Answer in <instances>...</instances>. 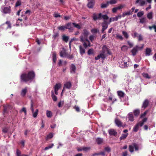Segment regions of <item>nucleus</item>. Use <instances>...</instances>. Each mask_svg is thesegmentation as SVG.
<instances>
[{
  "mask_svg": "<svg viewBox=\"0 0 156 156\" xmlns=\"http://www.w3.org/2000/svg\"><path fill=\"white\" fill-rule=\"evenodd\" d=\"M35 74L34 71H30L27 73H23L21 75L20 80L22 83L31 82L34 79Z\"/></svg>",
  "mask_w": 156,
  "mask_h": 156,
  "instance_id": "f257e3e1",
  "label": "nucleus"
},
{
  "mask_svg": "<svg viewBox=\"0 0 156 156\" xmlns=\"http://www.w3.org/2000/svg\"><path fill=\"white\" fill-rule=\"evenodd\" d=\"M73 25L75 27L77 28V29H81V26L79 24H77L76 22H68L66 24V29H68L70 30H73L74 29L73 27Z\"/></svg>",
  "mask_w": 156,
  "mask_h": 156,
  "instance_id": "f03ea898",
  "label": "nucleus"
},
{
  "mask_svg": "<svg viewBox=\"0 0 156 156\" xmlns=\"http://www.w3.org/2000/svg\"><path fill=\"white\" fill-rule=\"evenodd\" d=\"M93 18L94 20L96 21L98 19H101V18H103L104 20H108L109 19V17L107 15H102L101 13H99L98 15L94 14L93 15Z\"/></svg>",
  "mask_w": 156,
  "mask_h": 156,
  "instance_id": "7ed1b4c3",
  "label": "nucleus"
},
{
  "mask_svg": "<svg viewBox=\"0 0 156 156\" xmlns=\"http://www.w3.org/2000/svg\"><path fill=\"white\" fill-rule=\"evenodd\" d=\"M89 34V32L88 30H86V29H84V30H83V32L82 33V36H83V39L85 40V41H87V42L88 43V46H90V42L87 38V37Z\"/></svg>",
  "mask_w": 156,
  "mask_h": 156,
  "instance_id": "20e7f679",
  "label": "nucleus"
},
{
  "mask_svg": "<svg viewBox=\"0 0 156 156\" xmlns=\"http://www.w3.org/2000/svg\"><path fill=\"white\" fill-rule=\"evenodd\" d=\"M144 47V44H142L141 47H139L138 46H136L133 47L131 51V52L133 56H135L137 53L138 50H141L143 49Z\"/></svg>",
  "mask_w": 156,
  "mask_h": 156,
  "instance_id": "39448f33",
  "label": "nucleus"
},
{
  "mask_svg": "<svg viewBox=\"0 0 156 156\" xmlns=\"http://www.w3.org/2000/svg\"><path fill=\"white\" fill-rule=\"evenodd\" d=\"M134 148L136 151H138L139 150V146L136 144L133 143L132 144V145H129V151L131 153L134 152Z\"/></svg>",
  "mask_w": 156,
  "mask_h": 156,
  "instance_id": "423d86ee",
  "label": "nucleus"
},
{
  "mask_svg": "<svg viewBox=\"0 0 156 156\" xmlns=\"http://www.w3.org/2000/svg\"><path fill=\"white\" fill-rule=\"evenodd\" d=\"M107 50H108V48L107 46L106 45H104L103 46L102 48V50L101 51V58L103 59H104L106 57L105 53Z\"/></svg>",
  "mask_w": 156,
  "mask_h": 156,
  "instance_id": "0eeeda50",
  "label": "nucleus"
},
{
  "mask_svg": "<svg viewBox=\"0 0 156 156\" xmlns=\"http://www.w3.org/2000/svg\"><path fill=\"white\" fill-rule=\"evenodd\" d=\"M95 3V0L88 1L87 6L89 8H93Z\"/></svg>",
  "mask_w": 156,
  "mask_h": 156,
  "instance_id": "6e6552de",
  "label": "nucleus"
},
{
  "mask_svg": "<svg viewBox=\"0 0 156 156\" xmlns=\"http://www.w3.org/2000/svg\"><path fill=\"white\" fill-rule=\"evenodd\" d=\"M80 41L83 43V45L85 48H87L88 46V42L86 41L85 40H84L83 36H80Z\"/></svg>",
  "mask_w": 156,
  "mask_h": 156,
  "instance_id": "1a4fd4ad",
  "label": "nucleus"
},
{
  "mask_svg": "<svg viewBox=\"0 0 156 156\" xmlns=\"http://www.w3.org/2000/svg\"><path fill=\"white\" fill-rule=\"evenodd\" d=\"M102 28L101 30V32L102 33H104L105 30L107 28L108 25L107 24L106 21H104V22H102L101 23Z\"/></svg>",
  "mask_w": 156,
  "mask_h": 156,
  "instance_id": "9d476101",
  "label": "nucleus"
},
{
  "mask_svg": "<svg viewBox=\"0 0 156 156\" xmlns=\"http://www.w3.org/2000/svg\"><path fill=\"white\" fill-rule=\"evenodd\" d=\"M60 55L62 57H66L67 55V53L66 52V50L64 48H63L61 51L59 52Z\"/></svg>",
  "mask_w": 156,
  "mask_h": 156,
  "instance_id": "9b49d317",
  "label": "nucleus"
},
{
  "mask_svg": "<svg viewBox=\"0 0 156 156\" xmlns=\"http://www.w3.org/2000/svg\"><path fill=\"white\" fill-rule=\"evenodd\" d=\"M115 123L118 126H123V123L118 118H116L115 119Z\"/></svg>",
  "mask_w": 156,
  "mask_h": 156,
  "instance_id": "f8f14e48",
  "label": "nucleus"
},
{
  "mask_svg": "<svg viewBox=\"0 0 156 156\" xmlns=\"http://www.w3.org/2000/svg\"><path fill=\"white\" fill-rule=\"evenodd\" d=\"M135 3L138 4L139 6H143L146 4V1L144 0H136L135 2Z\"/></svg>",
  "mask_w": 156,
  "mask_h": 156,
  "instance_id": "ddd939ff",
  "label": "nucleus"
},
{
  "mask_svg": "<svg viewBox=\"0 0 156 156\" xmlns=\"http://www.w3.org/2000/svg\"><path fill=\"white\" fill-rule=\"evenodd\" d=\"M150 102L148 99H145L144 101L143 105L142 106V108H143L144 109H145L147 108L149 105Z\"/></svg>",
  "mask_w": 156,
  "mask_h": 156,
  "instance_id": "4468645a",
  "label": "nucleus"
},
{
  "mask_svg": "<svg viewBox=\"0 0 156 156\" xmlns=\"http://www.w3.org/2000/svg\"><path fill=\"white\" fill-rule=\"evenodd\" d=\"M147 118H144L141 121H140L138 123H137V124H136L135 126L136 127H138V126H142L143 125L144 122H145L147 121Z\"/></svg>",
  "mask_w": 156,
  "mask_h": 156,
  "instance_id": "2eb2a0df",
  "label": "nucleus"
},
{
  "mask_svg": "<svg viewBox=\"0 0 156 156\" xmlns=\"http://www.w3.org/2000/svg\"><path fill=\"white\" fill-rule=\"evenodd\" d=\"M2 131L4 133H11L12 131H11V130L10 129V128H8V127H4L2 129Z\"/></svg>",
  "mask_w": 156,
  "mask_h": 156,
  "instance_id": "dca6fc26",
  "label": "nucleus"
},
{
  "mask_svg": "<svg viewBox=\"0 0 156 156\" xmlns=\"http://www.w3.org/2000/svg\"><path fill=\"white\" fill-rule=\"evenodd\" d=\"M3 12L4 13H10L11 12L10 6L4 7L3 9Z\"/></svg>",
  "mask_w": 156,
  "mask_h": 156,
  "instance_id": "f3484780",
  "label": "nucleus"
},
{
  "mask_svg": "<svg viewBox=\"0 0 156 156\" xmlns=\"http://www.w3.org/2000/svg\"><path fill=\"white\" fill-rule=\"evenodd\" d=\"M121 15H119L117 16H116L115 17H111L109 19V22H111L112 21H117L119 19V17H121Z\"/></svg>",
  "mask_w": 156,
  "mask_h": 156,
  "instance_id": "a211bd4d",
  "label": "nucleus"
},
{
  "mask_svg": "<svg viewBox=\"0 0 156 156\" xmlns=\"http://www.w3.org/2000/svg\"><path fill=\"white\" fill-rule=\"evenodd\" d=\"M76 70V67L75 65L73 64H71L70 67V72L71 73H75Z\"/></svg>",
  "mask_w": 156,
  "mask_h": 156,
  "instance_id": "6ab92c4d",
  "label": "nucleus"
},
{
  "mask_svg": "<svg viewBox=\"0 0 156 156\" xmlns=\"http://www.w3.org/2000/svg\"><path fill=\"white\" fill-rule=\"evenodd\" d=\"M109 134L110 135H113L114 136H116L117 134V132L114 129H110L108 130Z\"/></svg>",
  "mask_w": 156,
  "mask_h": 156,
  "instance_id": "aec40b11",
  "label": "nucleus"
},
{
  "mask_svg": "<svg viewBox=\"0 0 156 156\" xmlns=\"http://www.w3.org/2000/svg\"><path fill=\"white\" fill-rule=\"evenodd\" d=\"M79 51H80V54L82 55L85 52V49L82 46L80 45L79 46Z\"/></svg>",
  "mask_w": 156,
  "mask_h": 156,
  "instance_id": "412c9836",
  "label": "nucleus"
},
{
  "mask_svg": "<svg viewBox=\"0 0 156 156\" xmlns=\"http://www.w3.org/2000/svg\"><path fill=\"white\" fill-rule=\"evenodd\" d=\"M16 156H29V155L24 154H21V152L19 149H17L16 152Z\"/></svg>",
  "mask_w": 156,
  "mask_h": 156,
  "instance_id": "4be33fe9",
  "label": "nucleus"
},
{
  "mask_svg": "<svg viewBox=\"0 0 156 156\" xmlns=\"http://www.w3.org/2000/svg\"><path fill=\"white\" fill-rule=\"evenodd\" d=\"M128 118L129 120L133 121L134 120V116L132 113H129L128 115Z\"/></svg>",
  "mask_w": 156,
  "mask_h": 156,
  "instance_id": "5701e85b",
  "label": "nucleus"
},
{
  "mask_svg": "<svg viewBox=\"0 0 156 156\" xmlns=\"http://www.w3.org/2000/svg\"><path fill=\"white\" fill-rule=\"evenodd\" d=\"M52 61L53 63H55L57 61L56 53L54 52L52 53Z\"/></svg>",
  "mask_w": 156,
  "mask_h": 156,
  "instance_id": "b1692460",
  "label": "nucleus"
},
{
  "mask_svg": "<svg viewBox=\"0 0 156 156\" xmlns=\"http://www.w3.org/2000/svg\"><path fill=\"white\" fill-rule=\"evenodd\" d=\"M27 91V87H25L22 90H21V95L22 96H25L26 94Z\"/></svg>",
  "mask_w": 156,
  "mask_h": 156,
  "instance_id": "393cba45",
  "label": "nucleus"
},
{
  "mask_svg": "<svg viewBox=\"0 0 156 156\" xmlns=\"http://www.w3.org/2000/svg\"><path fill=\"white\" fill-rule=\"evenodd\" d=\"M151 51V49H150V48H147L145 51L146 56H150Z\"/></svg>",
  "mask_w": 156,
  "mask_h": 156,
  "instance_id": "a878e982",
  "label": "nucleus"
},
{
  "mask_svg": "<svg viewBox=\"0 0 156 156\" xmlns=\"http://www.w3.org/2000/svg\"><path fill=\"white\" fill-rule=\"evenodd\" d=\"M51 97L52 99L54 101H56L57 100V96L55 95L53 91H51Z\"/></svg>",
  "mask_w": 156,
  "mask_h": 156,
  "instance_id": "bb28decb",
  "label": "nucleus"
},
{
  "mask_svg": "<svg viewBox=\"0 0 156 156\" xmlns=\"http://www.w3.org/2000/svg\"><path fill=\"white\" fill-rule=\"evenodd\" d=\"M96 141L98 144H102L103 142V138L99 137L97 138L96 139Z\"/></svg>",
  "mask_w": 156,
  "mask_h": 156,
  "instance_id": "cd10ccee",
  "label": "nucleus"
},
{
  "mask_svg": "<svg viewBox=\"0 0 156 156\" xmlns=\"http://www.w3.org/2000/svg\"><path fill=\"white\" fill-rule=\"evenodd\" d=\"M64 87L68 89H70L72 87V83L70 82H67L64 84Z\"/></svg>",
  "mask_w": 156,
  "mask_h": 156,
  "instance_id": "c85d7f7f",
  "label": "nucleus"
},
{
  "mask_svg": "<svg viewBox=\"0 0 156 156\" xmlns=\"http://www.w3.org/2000/svg\"><path fill=\"white\" fill-rule=\"evenodd\" d=\"M117 93L119 97L120 98H122V97H124L125 94L124 92L122 91H118Z\"/></svg>",
  "mask_w": 156,
  "mask_h": 156,
  "instance_id": "c756f323",
  "label": "nucleus"
},
{
  "mask_svg": "<svg viewBox=\"0 0 156 156\" xmlns=\"http://www.w3.org/2000/svg\"><path fill=\"white\" fill-rule=\"evenodd\" d=\"M109 6V1H107L106 3H102L101 4V8H107Z\"/></svg>",
  "mask_w": 156,
  "mask_h": 156,
  "instance_id": "7c9ffc66",
  "label": "nucleus"
},
{
  "mask_svg": "<svg viewBox=\"0 0 156 156\" xmlns=\"http://www.w3.org/2000/svg\"><path fill=\"white\" fill-rule=\"evenodd\" d=\"M69 38V37L65 35H63L62 36V39L63 41H65L66 42H67Z\"/></svg>",
  "mask_w": 156,
  "mask_h": 156,
  "instance_id": "2f4dec72",
  "label": "nucleus"
},
{
  "mask_svg": "<svg viewBox=\"0 0 156 156\" xmlns=\"http://www.w3.org/2000/svg\"><path fill=\"white\" fill-rule=\"evenodd\" d=\"M140 113V109H136L134 110L133 113L135 116H138Z\"/></svg>",
  "mask_w": 156,
  "mask_h": 156,
  "instance_id": "473e14b6",
  "label": "nucleus"
},
{
  "mask_svg": "<svg viewBox=\"0 0 156 156\" xmlns=\"http://www.w3.org/2000/svg\"><path fill=\"white\" fill-rule=\"evenodd\" d=\"M46 115L48 118H51L52 116V113L51 111L47 110L46 111Z\"/></svg>",
  "mask_w": 156,
  "mask_h": 156,
  "instance_id": "72a5a7b5",
  "label": "nucleus"
},
{
  "mask_svg": "<svg viewBox=\"0 0 156 156\" xmlns=\"http://www.w3.org/2000/svg\"><path fill=\"white\" fill-rule=\"evenodd\" d=\"M128 135V133L122 134V135L120 137V140H124V139H125V138L127 137Z\"/></svg>",
  "mask_w": 156,
  "mask_h": 156,
  "instance_id": "f704fd0d",
  "label": "nucleus"
},
{
  "mask_svg": "<svg viewBox=\"0 0 156 156\" xmlns=\"http://www.w3.org/2000/svg\"><path fill=\"white\" fill-rule=\"evenodd\" d=\"M30 109L31 110L32 112L33 113V114H34V103L32 100H31V101Z\"/></svg>",
  "mask_w": 156,
  "mask_h": 156,
  "instance_id": "c9c22d12",
  "label": "nucleus"
},
{
  "mask_svg": "<svg viewBox=\"0 0 156 156\" xmlns=\"http://www.w3.org/2000/svg\"><path fill=\"white\" fill-rule=\"evenodd\" d=\"M53 137V134L52 133H49L47 135V137L46 138V140H48V139L52 138Z\"/></svg>",
  "mask_w": 156,
  "mask_h": 156,
  "instance_id": "e433bc0d",
  "label": "nucleus"
},
{
  "mask_svg": "<svg viewBox=\"0 0 156 156\" xmlns=\"http://www.w3.org/2000/svg\"><path fill=\"white\" fill-rule=\"evenodd\" d=\"M39 112L38 109H36L35 111H34V114L33 115V116L34 118H36L37 117L38 114Z\"/></svg>",
  "mask_w": 156,
  "mask_h": 156,
  "instance_id": "4c0bfd02",
  "label": "nucleus"
},
{
  "mask_svg": "<svg viewBox=\"0 0 156 156\" xmlns=\"http://www.w3.org/2000/svg\"><path fill=\"white\" fill-rule=\"evenodd\" d=\"M147 17L149 19H151L153 17L152 12H150L148 13L147 15Z\"/></svg>",
  "mask_w": 156,
  "mask_h": 156,
  "instance_id": "58836bf2",
  "label": "nucleus"
},
{
  "mask_svg": "<svg viewBox=\"0 0 156 156\" xmlns=\"http://www.w3.org/2000/svg\"><path fill=\"white\" fill-rule=\"evenodd\" d=\"M122 33L123 36H124L125 37H126V39H127L129 37V36L127 34V33L126 32V31H125V30H123L122 32Z\"/></svg>",
  "mask_w": 156,
  "mask_h": 156,
  "instance_id": "ea45409f",
  "label": "nucleus"
},
{
  "mask_svg": "<svg viewBox=\"0 0 156 156\" xmlns=\"http://www.w3.org/2000/svg\"><path fill=\"white\" fill-rule=\"evenodd\" d=\"M66 28V25L65 26H59L58 27V29L60 30H64Z\"/></svg>",
  "mask_w": 156,
  "mask_h": 156,
  "instance_id": "a19ab883",
  "label": "nucleus"
},
{
  "mask_svg": "<svg viewBox=\"0 0 156 156\" xmlns=\"http://www.w3.org/2000/svg\"><path fill=\"white\" fill-rule=\"evenodd\" d=\"M94 53V50L93 49H89L87 51V54L89 55H90L91 54H93Z\"/></svg>",
  "mask_w": 156,
  "mask_h": 156,
  "instance_id": "79ce46f5",
  "label": "nucleus"
},
{
  "mask_svg": "<svg viewBox=\"0 0 156 156\" xmlns=\"http://www.w3.org/2000/svg\"><path fill=\"white\" fill-rule=\"evenodd\" d=\"M22 4L20 0H17L15 4V7H18L20 6Z\"/></svg>",
  "mask_w": 156,
  "mask_h": 156,
  "instance_id": "37998d69",
  "label": "nucleus"
},
{
  "mask_svg": "<svg viewBox=\"0 0 156 156\" xmlns=\"http://www.w3.org/2000/svg\"><path fill=\"white\" fill-rule=\"evenodd\" d=\"M131 10H129L127 12H123L122 14V16L124 17L125 16H127V15H130L131 14Z\"/></svg>",
  "mask_w": 156,
  "mask_h": 156,
  "instance_id": "c03bdc74",
  "label": "nucleus"
},
{
  "mask_svg": "<svg viewBox=\"0 0 156 156\" xmlns=\"http://www.w3.org/2000/svg\"><path fill=\"white\" fill-rule=\"evenodd\" d=\"M148 28L150 30H151L153 28L154 29L155 32H156V25L155 24H154L152 26H149Z\"/></svg>",
  "mask_w": 156,
  "mask_h": 156,
  "instance_id": "a18cd8bd",
  "label": "nucleus"
},
{
  "mask_svg": "<svg viewBox=\"0 0 156 156\" xmlns=\"http://www.w3.org/2000/svg\"><path fill=\"white\" fill-rule=\"evenodd\" d=\"M5 24H7L8 25L7 28H11V26L10 21H7L5 23Z\"/></svg>",
  "mask_w": 156,
  "mask_h": 156,
  "instance_id": "49530a36",
  "label": "nucleus"
},
{
  "mask_svg": "<svg viewBox=\"0 0 156 156\" xmlns=\"http://www.w3.org/2000/svg\"><path fill=\"white\" fill-rule=\"evenodd\" d=\"M90 149V147H83V151H87Z\"/></svg>",
  "mask_w": 156,
  "mask_h": 156,
  "instance_id": "de8ad7c7",
  "label": "nucleus"
},
{
  "mask_svg": "<svg viewBox=\"0 0 156 156\" xmlns=\"http://www.w3.org/2000/svg\"><path fill=\"white\" fill-rule=\"evenodd\" d=\"M55 87L57 90L58 92V90L59 89V88H61V85L60 83H57L55 85Z\"/></svg>",
  "mask_w": 156,
  "mask_h": 156,
  "instance_id": "09e8293b",
  "label": "nucleus"
},
{
  "mask_svg": "<svg viewBox=\"0 0 156 156\" xmlns=\"http://www.w3.org/2000/svg\"><path fill=\"white\" fill-rule=\"evenodd\" d=\"M58 36L59 34L58 33H55L53 34L52 37L54 39H55L57 37H58Z\"/></svg>",
  "mask_w": 156,
  "mask_h": 156,
  "instance_id": "8fccbe9b",
  "label": "nucleus"
},
{
  "mask_svg": "<svg viewBox=\"0 0 156 156\" xmlns=\"http://www.w3.org/2000/svg\"><path fill=\"white\" fill-rule=\"evenodd\" d=\"M128 49V47L126 46H123L121 48V50L123 51H127Z\"/></svg>",
  "mask_w": 156,
  "mask_h": 156,
  "instance_id": "3c124183",
  "label": "nucleus"
},
{
  "mask_svg": "<svg viewBox=\"0 0 156 156\" xmlns=\"http://www.w3.org/2000/svg\"><path fill=\"white\" fill-rule=\"evenodd\" d=\"M117 2V1L116 0H111L108 1V4L109 5V4H116Z\"/></svg>",
  "mask_w": 156,
  "mask_h": 156,
  "instance_id": "603ef678",
  "label": "nucleus"
},
{
  "mask_svg": "<svg viewBox=\"0 0 156 156\" xmlns=\"http://www.w3.org/2000/svg\"><path fill=\"white\" fill-rule=\"evenodd\" d=\"M98 31V30L97 29H92L91 30V32L93 33H97Z\"/></svg>",
  "mask_w": 156,
  "mask_h": 156,
  "instance_id": "864d4df0",
  "label": "nucleus"
},
{
  "mask_svg": "<svg viewBox=\"0 0 156 156\" xmlns=\"http://www.w3.org/2000/svg\"><path fill=\"white\" fill-rule=\"evenodd\" d=\"M144 13L143 12H140L137 13V15L138 17H141L142 16L144 15Z\"/></svg>",
  "mask_w": 156,
  "mask_h": 156,
  "instance_id": "5fc2aeb1",
  "label": "nucleus"
},
{
  "mask_svg": "<svg viewBox=\"0 0 156 156\" xmlns=\"http://www.w3.org/2000/svg\"><path fill=\"white\" fill-rule=\"evenodd\" d=\"M143 75L144 77L147 78H150V77L149 76V75L148 73H143Z\"/></svg>",
  "mask_w": 156,
  "mask_h": 156,
  "instance_id": "6e6d98bb",
  "label": "nucleus"
},
{
  "mask_svg": "<svg viewBox=\"0 0 156 156\" xmlns=\"http://www.w3.org/2000/svg\"><path fill=\"white\" fill-rule=\"evenodd\" d=\"M53 145V144H52L51 145H50L44 148V150H48V149H49V148H52Z\"/></svg>",
  "mask_w": 156,
  "mask_h": 156,
  "instance_id": "4d7b16f0",
  "label": "nucleus"
},
{
  "mask_svg": "<svg viewBox=\"0 0 156 156\" xmlns=\"http://www.w3.org/2000/svg\"><path fill=\"white\" fill-rule=\"evenodd\" d=\"M105 150L108 152H109L111 151V148L109 147H105Z\"/></svg>",
  "mask_w": 156,
  "mask_h": 156,
  "instance_id": "13d9d810",
  "label": "nucleus"
},
{
  "mask_svg": "<svg viewBox=\"0 0 156 156\" xmlns=\"http://www.w3.org/2000/svg\"><path fill=\"white\" fill-rule=\"evenodd\" d=\"M116 37L117 38H119L121 40H122L123 39V37H122V36L119 35V34H116Z\"/></svg>",
  "mask_w": 156,
  "mask_h": 156,
  "instance_id": "bf43d9fd",
  "label": "nucleus"
},
{
  "mask_svg": "<svg viewBox=\"0 0 156 156\" xmlns=\"http://www.w3.org/2000/svg\"><path fill=\"white\" fill-rule=\"evenodd\" d=\"M140 22L141 23H144L146 22V18H143L140 19Z\"/></svg>",
  "mask_w": 156,
  "mask_h": 156,
  "instance_id": "052dcab7",
  "label": "nucleus"
},
{
  "mask_svg": "<svg viewBox=\"0 0 156 156\" xmlns=\"http://www.w3.org/2000/svg\"><path fill=\"white\" fill-rule=\"evenodd\" d=\"M148 111H147V110L146 111H145L143 114H141L140 115V117H144V116H145L146 115L147 112H148Z\"/></svg>",
  "mask_w": 156,
  "mask_h": 156,
  "instance_id": "680f3d73",
  "label": "nucleus"
},
{
  "mask_svg": "<svg viewBox=\"0 0 156 156\" xmlns=\"http://www.w3.org/2000/svg\"><path fill=\"white\" fill-rule=\"evenodd\" d=\"M100 58H101V53H100V54H99V55H98L97 56H96L95 58V59L96 60H98Z\"/></svg>",
  "mask_w": 156,
  "mask_h": 156,
  "instance_id": "e2e57ef3",
  "label": "nucleus"
},
{
  "mask_svg": "<svg viewBox=\"0 0 156 156\" xmlns=\"http://www.w3.org/2000/svg\"><path fill=\"white\" fill-rule=\"evenodd\" d=\"M125 6V5H120L118 6L117 7V10H119V9H122Z\"/></svg>",
  "mask_w": 156,
  "mask_h": 156,
  "instance_id": "0e129e2a",
  "label": "nucleus"
},
{
  "mask_svg": "<svg viewBox=\"0 0 156 156\" xmlns=\"http://www.w3.org/2000/svg\"><path fill=\"white\" fill-rule=\"evenodd\" d=\"M64 102H62V101H60L58 103V106L59 107H61L62 106V105H63Z\"/></svg>",
  "mask_w": 156,
  "mask_h": 156,
  "instance_id": "69168bd1",
  "label": "nucleus"
},
{
  "mask_svg": "<svg viewBox=\"0 0 156 156\" xmlns=\"http://www.w3.org/2000/svg\"><path fill=\"white\" fill-rule=\"evenodd\" d=\"M74 109H75L76 111H77L78 112H79V111H80V109L78 106H74Z\"/></svg>",
  "mask_w": 156,
  "mask_h": 156,
  "instance_id": "338daca9",
  "label": "nucleus"
},
{
  "mask_svg": "<svg viewBox=\"0 0 156 156\" xmlns=\"http://www.w3.org/2000/svg\"><path fill=\"white\" fill-rule=\"evenodd\" d=\"M53 15L54 17H61V16L59 14H58V13H54Z\"/></svg>",
  "mask_w": 156,
  "mask_h": 156,
  "instance_id": "774afa93",
  "label": "nucleus"
}]
</instances>
